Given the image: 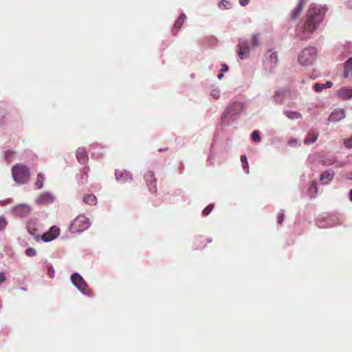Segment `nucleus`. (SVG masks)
<instances>
[{
    "mask_svg": "<svg viewBox=\"0 0 352 352\" xmlns=\"http://www.w3.org/2000/svg\"><path fill=\"white\" fill-rule=\"evenodd\" d=\"M76 156L79 163L82 164H85L88 161L87 151L83 147H79L76 150Z\"/></svg>",
    "mask_w": 352,
    "mask_h": 352,
    "instance_id": "nucleus-13",
    "label": "nucleus"
},
{
    "mask_svg": "<svg viewBox=\"0 0 352 352\" xmlns=\"http://www.w3.org/2000/svg\"><path fill=\"white\" fill-rule=\"evenodd\" d=\"M336 96L342 100H346L352 98V87H343L336 91Z\"/></svg>",
    "mask_w": 352,
    "mask_h": 352,
    "instance_id": "nucleus-10",
    "label": "nucleus"
},
{
    "mask_svg": "<svg viewBox=\"0 0 352 352\" xmlns=\"http://www.w3.org/2000/svg\"><path fill=\"white\" fill-rule=\"evenodd\" d=\"M144 179L148 187L149 191L151 192H155L157 191V186L154 173L152 171L146 172L144 175Z\"/></svg>",
    "mask_w": 352,
    "mask_h": 352,
    "instance_id": "nucleus-6",
    "label": "nucleus"
},
{
    "mask_svg": "<svg viewBox=\"0 0 352 352\" xmlns=\"http://www.w3.org/2000/svg\"><path fill=\"white\" fill-rule=\"evenodd\" d=\"M333 163V160H329L327 162H324V164L327 166L331 165Z\"/></svg>",
    "mask_w": 352,
    "mask_h": 352,
    "instance_id": "nucleus-45",
    "label": "nucleus"
},
{
    "mask_svg": "<svg viewBox=\"0 0 352 352\" xmlns=\"http://www.w3.org/2000/svg\"><path fill=\"white\" fill-rule=\"evenodd\" d=\"M317 50L315 47H310L302 50L298 56V62L302 65H310L316 60Z\"/></svg>",
    "mask_w": 352,
    "mask_h": 352,
    "instance_id": "nucleus-3",
    "label": "nucleus"
},
{
    "mask_svg": "<svg viewBox=\"0 0 352 352\" xmlns=\"http://www.w3.org/2000/svg\"><path fill=\"white\" fill-rule=\"evenodd\" d=\"M231 109L234 108L236 109L241 110L243 105L241 102H235L230 107Z\"/></svg>",
    "mask_w": 352,
    "mask_h": 352,
    "instance_id": "nucleus-37",
    "label": "nucleus"
},
{
    "mask_svg": "<svg viewBox=\"0 0 352 352\" xmlns=\"http://www.w3.org/2000/svg\"><path fill=\"white\" fill-rule=\"evenodd\" d=\"M252 139L254 142H259L261 141V137L259 131L255 130L252 133Z\"/></svg>",
    "mask_w": 352,
    "mask_h": 352,
    "instance_id": "nucleus-27",
    "label": "nucleus"
},
{
    "mask_svg": "<svg viewBox=\"0 0 352 352\" xmlns=\"http://www.w3.org/2000/svg\"><path fill=\"white\" fill-rule=\"evenodd\" d=\"M230 5L229 0H221L219 3V6L222 8L228 9Z\"/></svg>",
    "mask_w": 352,
    "mask_h": 352,
    "instance_id": "nucleus-30",
    "label": "nucleus"
},
{
    "mask_svg": "<svg viewBox=\"0 0 352 352\" xmlns=\"http://www.w3.org/2000/svg\"><path fill=\"white\" fill-rule=\"evenodd\" d=\"M327 11L326 6L312 3L309 6L305 16V21L300 28L302 38H308L318 29Z\"/></svg>",
    "mask_w": 352,
    "mask_h": 352,
    "instance_id": "nucleus-1",
    "label": "nucleus"
},
{
    "mask_svg": "<svg viewBox=\"0 0 352 352\" xmlns=\"http://www.w3.org/2000/svg\"><path fill=\"white\" fill-rule=\"evenodd\" d=\"M325 89L330 88L333 86V83L331 81H327L326 83L324 84Z\"/></svg>",
    "mask_w": 352,
    "mask_h": 352,
    "instance_id": "nucleus-42",
    "label": "nucleus"
},
{
    "mask_svg": "<svg viewBox=\"0 0 352 352\" xmlns=\"http://www.w3.org/2000/svg\"><path fill=\"white\" fill-rule=\"evenodd\" d=\"M352 72V57L349 58L344 63L343 76L344 78H348L349 74Z\"/></svg>",
    "mask_w": 352,
    "mask_h": 352,
    "instance_id": "nucleus-21",
    "label": "nucleus"
},
{
    "mask_svg": "<svg viewBox=\"0 0 352 352\" xmlns=\"http://www.w3.org/2000/svg\"><path fill=\"white\" fill-rule=\"evenodd\" d=\"M14 154V152L12 151H8L5 153V157L6 158H9L10 157H11L12 155H13Z\"/></svg>",
    "mask_w": 352,
    "mask_h": 352,
    "instance_id": "nucleus-41",
    "label": "nucleus"
},
{
    "mask_svg": "<svg viewBox=\"0 0 352 352\" xmlns=\"http://www.w3.org/2000/svg\"><path fill=\"white\" fill-rule=\"evenodd\" d=\"M241 161L243 169L245 170L246 173H249L248 162L247 157L245 155H243L241 156Z\"/></svg>",
    "mask_w": 352,
    "mask_h": 352,
    "instance_id": "nucleus-24",
    "label": "nucleus"
},
{
    "mask_svg": "<svg viewBox=\"0 0 352 352\" xmlns=\"http://www.w3.org/2000/svg\"><path fill=\"white\" fill-rule=\"evenodd\" d=\"M258 45V35L254 34L252 41V45L255 47Z\"/></svg>",
    "mask_w": 352,
    "mask_h": 352,
    "instance_id": "nucleus-36",
    "label": "nucleus"
},
{
    "mask_svg": "<svg viewBox=\"0 0 352 352\" xmlns=\"http://www.w3.org/2000/svg\"><path fill=\"white\" fill-rule=\"evenodd\" d=\"M349 197H350L351 201H352V189L349 192Z\"/></svg>",
    "mask_w": 352,
    "mask_h": 352,
    "instance_id": "nucleus-48",
    "label": "nucleus"
},
{
    "mask_svg": "<svg viewBox=\"0 0 352 352\" xmlns=\"http://www.w3.org/2000/svg\"><path fill=\"white\" fill-rule=\"evenodd\" d=\"M89 219L84 215H79L71 223L69 230L72 232H81L89 227Z\"/></svg>",
    "mask_w": 352,
    "mask_h": 352,
    "instance_id": "nucleus-4",
    "label": "nucleus"
},
{
    "mask_svg": "<svg viewBox=\"0 0 352 352\" xmlns=\"http://www.w3.org/2000/svg\"><path fill=\"white\" fill-rule=\"evenodd\" d=\"M285 219V214L283 211L278 212L277 216V221L278 224L281 225Z\"/></svg>",
    "mask_w": 352,
    "mask_h": 352,
    "instance_id": "nucleus-33",
    "label": "nucleus"
},
{
    "mask_svg": "<svg viewBox=\"0 0 352 352\" xmlns=\"http://www.w3.org/2000/svg\"><path fill=\"white\" fill-rule=\"evenodd\" d=\"M314 88L315 91L317 92H320L322 90H323L324 89H325L324 85L322 84V83H316L314 85Z\"/></svg>",
    "mask_w": 352,
    "mask_h": 352,
    "instance_id": "nucleus-32",
    "label": "nucleus"
},
{
    "mask_svg": "<svg viewBox=\"0 0 352 352\" xmlns=\"http://www.w3.org/2000/svg\"><path fill=\"white\" fill-rule=\"evenodd\" d=\"M7 226V221L3 217H0V230H3Z\"/></svg>",
    "mask_w": 352,
    "mask_h": 352,
    "instance_id": "nucleus-34",
    "label": "nucleus"
},
{
    "mask_svg": "<svg viewBox=\"0 0 352 352\" xmlns=\"http://www.w3.org/2000/svg\"><path fill=\"white\" fill-rule=\"evenodd\" d=\"M228 70V66L226 64H223L221 68V72H226Z\"/></svg>",
    "mask_w": 352,
    "mask_h": 352,
    "instance_id": "nucleus-40",
    "label": "nucleus"
},
{
    "mask_svg": "<svg viewBox=\"0 0 352 352\" xmlns=\"http://www.w3.org/2000/svg\"><path fill=\"white\" fill-rule=\"evenodd\" d=\"M223 77V74H222V72L218 75V78H219V79H220V80H221Z\"/></svg>",
    "mask_w": 352,
    "mask_h": 352,
    "instance_id": "nucleus-47",
    "label": "nucleus"
},
{
    "mask_svg": "<svg viewBox=\"0 0 352 352\" xmlns=\"http://www.w3.org/2000/svg\"><path fill=\"white\" fill-rule=\"evenodd\" d=\"M334 177V173L331 170L324 171L320 178V183L322 184H327L331 182Z\"/></svg>",
    "mask_w": 352,
    "mask_h": 352,
    "instance_id": "nucleus-18",
    "label": "nucleus"
},
{
    "mask_svg": "<svg viewBox=\"0 0 352 352\" xmlns=\"http://www.w3.org/2000/svg\"><path fill=\"white\" fill-rule=\"evenodd\" d=\"M15 215L19 217H26L30 212V207L26 204H19L13 209Z\"/></svg>",
    "mask_w": 352,
    "mask_h": 352,
    "instance_id": "nucleus-12",
    "label": "nucleus"
},
{
    "mask_svg": "<svg viewBox=\"0 0 352 352\" xmlns=\"http://www.w3.org/2000/svg\"><path fill=\"white\" fill-rule=\"evenodd\" d=\"M211 96L215 98V99H218L220 96V91L219 89H213L212 91H211Z\"/></svg>",
    "mask_w": 352,
    "mask_h": 352,
    "instance_id": "nucleus-35",
    "label": "nucleus"
},
{
    "mask_svg": "<svg viewBox=\"0 0 352 352\" xmlns=\"http://www.w3.org/2000/svg\"><path fill=\"white\" fill-rule=\"evenodd\" d=\"M305 4V0H299L297 6L292 10L291 16L293 19H297L301 14Z\"/></svg>",
    "mask_w": 352,
    "mask_h": 352,
    "instance_id": "nucleus-16",
    "label": "nucleus"
},
{
    "mask_svg": "<svg viewBox=\"0 0 352 352\" xmlns=\"http://www.w3.org/2000/svg\"><path fill=\"white\" fill-rule=\"evenodd\" d=\"M71 280L72 283L83 294L91 295V291L88 288L87 284L79 274H72Z\"/></svg>",
    "mask_w": 352,
    "mask_h": 352,
    "instance_id": "nucleus-5",
    "label": "nucleus"
},
{
    "mask_svg": "<svg viewBox=\"0 0 352 352\" xmlns=\"http://www.w3.org/2000/svg\"><path fill=\"white\" fill-rule=\"evenodd\" d=\"M288 144H289V145L294 146L297 144V140H290L288 142Z\"/></svg>",
    "mask_w": 352,
    "mask_h": 352,
    "instance_id": "nucleus-44",
    "label": "nucleus"
},
{
    "mask_svg": "<svg viewBox=\"0 0 352 352\" xmlns=\"http://www.w3.org/2000/svg\"><path fill=\"white\" fill-rule=\"evenodd\" d=\"M317 193V184L315 181H314L309 188V194L311 197H314Z\"/></svg>",
    "mask_w": 352,
    "mask_h": 352,
    "instance_id": "nucleus-23",
    "label": "nucleus"
},
{
    "mask_svg": "<svg viewBox=\"0 0 352 352\" xmlns=\"http://www.w3.org/2000/svg\"><path fill=\"white\" fill-rule=\"evenodd\" d=\"M344 146L347 148H352V135L344 140Z\"/></svg>",
    "mask_w": 352,
    "mask_h": 352,
    "instance_id": "nucleus-29",
    "label": "nucleus"
},
{
    "mask_svg": "<svg viewBox=\"0 0 352 352\" xmlns=\"http://www.w3.org/2000/svg\"><path fill=\"white\" fill-rule=\"evenodd\" d=\"M265 61L269 63L270 65H276L278 62L277 53L272 50H268L265 54Z\"/></svg>",
    "mask_w": 352,
    "mask_h": 352,
    "instance_id": "nucleus-15",
    "label": "nucleus"
},
{
    "mask_svg": "<svg viewBox=\"0 0 352 352\" xmlns=\"http://www.w3.org/2000/svg\"><path fill=\"white\" fill-rule=\"evenodd\" d=\"M7 280V277L6 276L3 272L0 273V285L4 283Z\"/></svg>",
    "mask_w": 352,
    "mask_h": 352,
    "instance_id": "nucleus-38",
    "label": "nucleus"
},
{
    "mask_svg": "<svg viewBox=\"0 0 352 352\" xmlns=\"http://www.w3.org/2000/svg\"><path fill=\"white\" fill-rule=\"evenodd\" d=\"M345 117V111L342 109H336L329 116V120L331 122H338Z\"/></svg>",
    "mask_w": 352,
    "mask_h": 352,
    "instance_id": "nucleus-14",
    "label": "nucleus"
},
{
    "mask_svg": "<svg viewBox=\"0 0 352 352\" xmlns=\"http://www.w3.org/2000/svg\"><path fill=\"white\" fill-rule=\"evenodd\" d=\"M318 137V133L314 131H310L308 132L306 138L304 140L305 144H309L316 141Z\"/></svg>",
    "mask_w": 352,
    "mask_h": 352,
    "instance_id": "nucleus-19",
    "label": "nucleus"
},
{
    "mask_svg": "<svg viewBox=\"0 0 352 352\" xmlns=\"http://www.w3.org/2000/svg\"><path fill=\"white\" fill-rule=\"evenodd\" d=\"M43 181H44V177L41 174L38 173L37 175L36 182L35 183L36 186L38 189L41 188L43 185Z\"/></svg>",
    "mask_w": 352,
    "mask_h": 352,
    "instance_id": "nucleus-25",
    "label": "nucleus"
},
{
    "mask_svg": "<svg viewBox=\"0 0 352 352\" xmlns=\"http://www.w3.org/2000/svg\"><path fill=\"white\" fill-rule=\"evenodd\" d=\"M55 197L50 192L42 193L36 199V204L39 205H48L54 202Z\"/></svg>",
    "mask_w": 352,
    "mask_h": 352,
    "instance_id": "nucleus-9",
    "label": "nucleus"
},
{
    "mask_svg": "<svg viewBox=\"0 0 352 352\" xmlns=\"http://www.w3.org/2000/svg\"><path fill=\"white\" fill-rule=\"evenodd\" d=\"M168 149V147H166V148H160V149H159V151H160V152H162V151H167Z\"/></svg>",
    "mask_w": 352,
    "mask_h": 352,
    "instance_id": "nucleus-46",
    "label": "nucleus"
},
{
    "mask_svg": "<svg viewBox=\"0 0 352 352\" xmlns=\"http://www.w3.org/2000/svg\"><path fill=\"white\" fill-rule=\"evenodd\" d=\"M25 254L28 256H34L36 255V251L32 248H29L25 250Z\"/></svg>",
    "mask_w": 352,
    "mask_h": 352,
    "instance_id": "nucleus-31",
    "label": "nucleus"
},
{
    "mask_svg": "<svg viewBox=\"0 0 352 352\" xmlns=\"http://www.w3.org/2000/svg\"><path fill=\"white\" fill-rule=\"evenodd\" d=\"M285 94V91L283 89H278V90L276 91L274 93V98L275 101L276 102H281L284 98Z\"/></svg>",
    "mask_w": 352,
    "mask_h": 352,
    "instance_id": "nucleus-22",
    "label": "nucleus"
},
{
    "mask_svg": "<svg viewBox=\"0 0 352 352\" xmlns=\"http://www.w3.org/2000/svg\"><path fill=\"white\" fill-rule=\"evenodd\" d=\"M60 234V229L57 226H52L51 227V228L47 231L45 233H44L42 236H41V239L43 241H50L54 239H56Z\"/></svg>",
    "mask_w": 352,
    "mask_h": 352,
    "instance_id": "nucleus-8",
    "label": "nucleus"
},
{
    "mask_svg": "<svg viewBox=\"0 0 352 352\" xmlns=\"http://www.w3.org/2000/svg\"><path fill=\"white\" fill-rule=\"evenodd\" d=\"M83 202L90 206H95L97 203V199L93 194L85 195L83 197Z\"/></svg>",
    "mask_w": 352,
    "mask_h": 352,
    "instance_id": "nucleus-20",
    "label": "nucleus"
},
{
    "mask_svg": "<svg viewBox=\"0 0 352 352\" xmlns=\"http://www.w3.org/2000/svg\"><path fill=\"white\" fill-rule=\"evenodd\" d=\"M117 181L124 184L132 181V175L126 170H116L115 173Z\"/></svg>",
    "mask_w": 352,
    "mask_h": 352,
    "instance_id": "nucleus-7",
    "label": "nucleus"
},
{
    "mask_svg": "<svg viewBox=\"0 0 352 352\" xmlns=\"http://www.w3.org/2000/svg\"><path fill=\"white\" fill-rule=\"evenodd\" d=\"M287 116L290 119H298L301 118V115L297 112H288Z\"/></svg>",
    "mask_w": 352,
    "mask_h": 352,
    "instance_id": "nucleus-28",
    "label": "nucleus"
},
{
    "mask_svg": "<svg viewBox=\"0 0 352 352\" xmlns=\"http://www.w3.org/2000/svg\"><path fill=\"white\" fill-rule=\"evenodd\" d=\"M214 208V204H209L208 206H206L202 211V214L204 216H207L211 212L212 210H213Z\"/></svg>",
    "mask_w": 352,
    "mask_h": 352,
    "instance_id": "nucleus-26",
    "label": "nucleus"
},
{
    "mask_svg": "<svg viewBox=\"0 0 352 352\" xmlns=\"http://www.w3.org/2000/svg\"><path fill=\"white\" fill-rule=\"evenodd\" d=\"M238 54L241 59L245 58L248 56L250 49L247 41H239L238 44Z\"/></svg>",
    "mask_w": 352,
    "mask_h": 352,
    "instance_id": "nucleus-11",
    "label": "nucleus"
},
{
    "mask_svg": "<svg viewBox=\"0 0 352 352\" xmlns=\"http://www.w3.org/2000/svg\"><path fill=\"white\" fill-rule=\"evenodd\" d=\"M48 276L50 278H53L54 276V270H53L52 267H50L48 270Z\"/></svg>",
    "mask_w": 352,
    "mask_h": 352,
    "instance_id": "nucleus-39",
    "label": "nucleus"
},
{
    "mask_svg": "<svg viewBox=\"0 0 352 352\" xmlns=\"http://www.w3.org/2000/svg\"><path fill=\"white\" fill-rule=\"evenodd\" d=\"M12 172L14 181L19 184H25L30 179V170L25 165L21 164H16L13 166Z\"/></svg>",
    "mask_w": 352,
    "mask_h": 352,
    "instance_id": "nucleus-2",
    "label": "nucleus"
},
{
    "mask_svg": "<svg viewBox=\"0 0 352 352\" xmlns=\"http://www.w3.org/2000/svg\"><path fill=\"white\" fill-rule=\"evenodd\" d=\"M186 16L185 14H181L177 18V19L175 21L174 25L172 29V33L173 34H176L179 30L181 29Z\"/></svg>",
    "mask_w": 352,
    "mask_h": 352,
    "instance_id": "nucleus-17",
    "label": "nucleus"
},
{
    "mask_svg": "<svg viewBox=\"0 0 352 352\" xmlns=\"http://www.w3.org/2000/svg\"><path fill=\"white\" fill-rule=\"evenodd\" d=\"M250 0H239V3L242 6H246L249 3Z\"/></svg>",
    "mask_w": 352,
    "mask_h": 352,
    "instance_id": "nucleus-43",
    "label": "nucleus"
}]
</instances>
